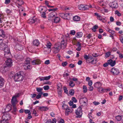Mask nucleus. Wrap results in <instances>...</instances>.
<instances>
[{
	"label": "nucleus",
	"instance_id": "nucleus-46",
	"mask_svg": "<svg viewBox=\"0 0 123 123\" xmlns=\"http://www.w3.org/2000/svg\"><path fill=\"white\" fill-rule=\"evenodd\" d=\"M37 91L38 92H40L43 90V89L40 87H37L36 88Z\"/></svg>",
	"mask_w": 123,
	"mask_h": 123
},
{
	"label": "nucleus",
	"instance_id": "nucleus-43",
	"mask_svg": "<svg viewBox=\"0 0 123 123\" xmlns=\"http://www.w3.org/2000/svg\"><path fill=\"white\" fill-rule=\"evenodd\" d=\"M41 16L43 18H46L45 12H43L41 14Z\"/></svg>",
	"mask_w": 123,
	"mask_h": 123
},
{
	"label": "nucleus",
	"instance_id": "nucleus-47",
	"mask_svg": "<svg viewBox=\"0 0 123 123\" xmlns=\"http://www.w3.org/2000/svg\"><path fill=\"white\" fill-rule=\"evenodd\" d=\"M24 111L26 114H28V115L31 114V112L29 110H25Z\"/></svg>",
	"mask_w": 123,
	"mask_h": 123
},
{
	"label": "nucleus",
	"instance_id": "nucleus-28",
	"mask_svg": "<svg viewBox=\"0 0 123 123\" xmlns=\"http://www.w3.org/2000/svg\"><path fill=\"white\" fill-rule=\"evenodd\" d=\"M53 20L55 23H57L60 21V18L59 17H55Z\"/></svg>",
	"mask_w": 123,
	"mask_h": 123
},
{
	"label": "nucleus",
	"instance_id": "nucleus-54",
	"mask_svg": "<svg viewBox=\"0 0 123 123\" xmlns=\"http://www.w3.org/2000/svg\"><path fill=\"white\" fill-rule=\"evenodd\" d=\"M111 52H108L105 53V56L106 57H108L110 55Z\"/></svg>",
	"mask_w": 123,
	"mask_h": 123
},
{
	"label": "nucleus",
	"instance_id": "nucleus-37",
	"mask_svg": "<svg viewBox=\"0 0 123 123\" xmlns=\"http://www.w3.org/2000/svg\"><path fill=\"white\" fill-rule=\"evenodd\" d=\"M68 108V105L66 104H63L62 106V108L64 110H66Z\"/></svg>",
	"mask_w": 123,
	"mask_h": 123
},
{
	"label": "nucleus",
	"instance_id": "nucleus-26",
	"mask_svg": "<svg viewBox=\"0 0 123 123\" xmlns=\"http://www.w3.org/2000/svg\"><path fill=\"white\" fill-rule=\"evenodd\" d=\"M83 35V33L81 32H78L76 35V37L78 38L81 37Z\"/></svg>",
	"mask_w": 123,
	"mask_h": 123
},
{
	"label": "nucleus",
	"instance_id": "nucleus-23",
	"mask_svg": "<svg viewBox=\"0 0 123 123\" xmlns=\"http://www.w3.org/2000/svg\"><path fill=\"white\" fill-rule=\"evenodd\" d=\"M4 82V79L2 77L0 76V87L3 86Z\"/></svg>",
	"mask_w": 123,
	"mask_h": 123
},
{
	"label": "nucleus",
	"instance_id": "nucleus-15",
	"mask_svg": "<svg viewBox=\"0 0 123 123\" xmlns=\"http://www.w3.org/2000/svg\"><path fill=\"white\" fill-rule=\"evenodd\" d=\"M67 41L66 40H63L61 42V48L63 49L66 48L67 45Z\"/></svg>",
	"mask_w": 123,
	"mask_h": 123
},
{
	"label": "nucleus",
	"instance_id": "nucleus-53",
	"mask_svg": "<svg viewBox=\"0 0 123 123\" xmlns=\"http://www.w3.org/2000/svg\"><path fill=\"white\" fill-rule=\"evenodd\" d=\"M63 89L65 93L67 94L68 93V90L67 88L66 87H63Z\"/></svg>",
	"mask_w": 123,
	"mask_h": 123
},
{
	"label": "nucleus",
	"instance_id": "nucleus-6",
	"mask_svg": "<svg viewBox=\"0 0 123 123\" xmlns=\"http://www.w3.org/2000/svg\"><path fill=\"white\" fill-rule=\"evenodd\" d=\"M87 63H91L92 64H95L97 62V60H94L92 56H90L88 60L87 61Z\"/></svg>",
	"mask_w": 123,
	"mask_h": 123
},
{
	"label": "nucleus",
	"instance_id": "nucleus-64",
	"mask_svg": "<svg viewBox=\"0 0 123 123\" xmlns=\"http://www.w3.org/2000/svg\"><path fill=\"white\" fill-rule=\"evenodd\" d=\"M117 84L118 85V86L119 87L121 88H123V85H122V84Z\"/></svg>",
	"mask_w": 123,
	"mask_h": 123
},
{
	"label": "nucleus",
	"instance_id": "nucleus-44",
	"mask_svg": "<svg viewBox=\"0 0 123 123\" xmlns=\"http://www.w3.org/2000/svg\"><path fill=\"white\" fill-rule=\"evenodd\" d=\"M115 14H117V15L119 16H120L121 15V13H120L117 10L115 11Z\"/></svg>",
	"mask_w": 123,
	"mask_h": 123
},
{
	"label": "nucleus",
	"instance_id": "nucleus-60",
	"mask_svg": "<svg viewBox=\"0 0 123 123\" xmlns=\"http://www.w3.org/2000/svg\"><path fill=\"white\" fill-rule=\"evenodd\" d=\"M51 78V76L49 75L48 76L45 77V80H48Z\"/></svg>",
	"mask_w": 123,
	"mask_h": 123
},
{
	"label": "nucleus",
	"instance_id": "nucleus-31",
	"mask_svg": "<svg viewBox=\"0 0 123 123\" xmlns=\"http://www.w3.org/2000/svg\"><path fill=\"white\" fill-rule=\"evenodd\" d=\"M11 105L10 104H8L6 106V109H7V111H9L11 109Z\"/></svg>",
	"mask_w": 123,
	"mask_h": 123
},
{
	"label": "nucleus",
	"instance_id": "nucleus-33",
	"mask_svg": "<svg viewBox=\"0 0 123 123\" xmlns=\"http://www.w3.org/2000/svg\"><path fill=\"white\" fill-rule=\"evenodd\" d=\"M115 118L118 121H120L122 119V116L120 115H118L116 116Z\"/></svg>",
	"mask_w": 123,
	"mask_h": 123
},
{
	"label": "nucleus",
	"instance_id": "nucleus-5",
	"mask_svg": "<svg viewBox=\"0 0 123 123\" xmlns=\"http://www.w3.org/2000/svg\"><path fill=\"white\" fill-rule=\"evenodd\" d=\"M57 15V14L55 12H51L48 15V19L52 21L53 20V18L55 17Z\"/></svg>",
	"mask_w": 123,
	"mask_h": 123
},
{
	"label": "nucleus",
	"instance_id": "nucleus-42",
	"mask_svg": "<svg viewBox=\"0 0 123 123\" xmlns=\"http://www.w3.org/2000/svg\"><path fill=\"white\" fill-rule=\"evenodd\" d=\"M8 120L2 119L0 121V123H9Z\"/></svg>",
	"mask_w": 123,
	"mask_h": 123
},
{
	"label": "nucleus",
	"instance_id": "nucleus-12",
	"mask_svg": "<svg viewBox=\"0 0 123 123\" xmlns=\"http://www.w3.org/2000/svg\"><path fill=\"white\" fill-rule=\"evenodd\" d=\"M11 103L13 106H16V104L18 102L17 99L15 97H12L11 101Z\"/></svg>",
	"mask_w": 123,
	"mask_h": 123
},
{
	"label": "nucleus",
	"instance_id": "nucleus-14",
	"mask_svg": "<svg viewBox=\"0 0 123 123\" xmlns=\"http://www.w3.org/2000/svg\"><path fill=\"white\" fill-rule=\"evenodd\" d=\"M72 108L71 107H68L66 110L65 114L66 116H68L69 114L72 112Z\"/></svg>",
	"mask_w": 123,
	"mask_h": 123
},
{
	"label": "nucleus",
	"instance_id": "nucleus-36",
	"mask_svg": "<svg viewBox=\"0 0 123 123\" xmlns=\"http://www.w3.org/2000/svg\"><path fill=\"white\" fill-rule=\"evenodd\" d=\"M47 47L48 49H50L51 46V44L50 42H48L47 43V44H46Z\"/></svg>",
	"mask_w": 123,
	"mask_h": 123
},
{
	"label": "nucleus",
	"instance_id": "nucleus-7",
	"mask_svg": "<svg viewBox=\"0 0 123 123\" xmlns=\"http://www.w3.org/2000/svg\"><path fill=\"white\" fill-rule=\"evenodd\" d=\"M10 56L7 58L5 57L7 59V61H6V65L8 67H11L12 64V60L10 58Z\"/></svg>",
	"mask_w": 123,
	"mask_h": 123
},
{
	"label": "nucleus",
	"instance_id": "nucleus-41",
	"mask_svg": "<svg viewBox=\"0 0 123 123\" xmlns=\"http://www.w3.org/2000/svg\"><path fill=\"white\" fill-rule=\"evenodd\" d=\"M109 32L112 35L114 36H115L116 34H115V31L111 29L109 31Z\"/></svg>",
	"mask_w": 123,
	"mask_h": 123
},
{
	"label": "nucleus",
	"instance_id": "nucleus-9",
	"mask_svg": "<svg viewBox=\"0 0 123 123\" xmlns=\"http://www.w3.org/2000/svg\"><path fill=\"white\" fill-rule=\"evenodd\" d=\"M88 6L87 5L85 6L82 5H81L78 6V8L79 9L82 10H85L88 9Z\"/></svg>",
	"mask_w": 123,
	"mask_h": 123
},
{
	"label": "nucleus",
	"instance_id": "nucleus-4",
	"mask_svg": "<svg viewBox=\"0 0 123 123\" xmlns=\"http://www.w3.org/2000/svg\"><path fill=\"white\" fill-rule=\"evenodd\" d=\"M57 92L59 96L60 97L62 96V88L61 85H57Z\"/></svg>",
	"mask_w": 123,
	"mask_h": 123
},
{
	"label": "nucleus",
	"instance_id": "nucleus-11",
	"mask_svg": "<svg viewBox=\"0 0 123 123\" xmlns=\"http://www.w3.org/2000/svg\"><path fill=\"white\" fill-rule=\"evenodd\" d=\"M110 5L111 6V7L113 8H117L118 7V4L116 1L110 3Z\"/></svg>",
	"mask_w": 123,
	"mask_h": 123
},
{
	"label": "nucleus",
	"instance_id": "nucleus-48",
	"mask_svg": "<svg viewBox=\"0 0 123 123\" xmlns=\"http://www.w3.org/2000/svg\"><path fill=\"white\" fill-rule=\"evenodd\" d=\"M120 40L121 42L123 43V35H121L120 36Z\"/></svg>",
	"mask_w": 123,
	"mask_h": 123
},
{
	"label": "nucleus",
	"instance_id": "nucleus-13",
	"mask_svg": "<svg viewBox=\"0 0 123 123\" xmlns=\"http://www.w3.org/2000/svg\"><path fill=\"white\" fill-rule=\"evenodd\" d=\"M107 62L109 65H110L111 67H113L115 66L116 63L115 60L113 61L111 59H110L108 60Z\"/></svg>",
	"mask_w": 123,
	"mask_h": 123
},
{
	"label": "nucleus",
	"instance_id": "nucleus-38",
	"mask_svg": "<svg viewBox=\"0 0 123 123\" xmlns=\"http://www.w3.org/2000/svg\"><path fill=\"white\" fill-rule=\"evenodd\" d=\"M25 65L24 66V68L25 69H30L31 68V67L30 65Z\"/></svg>",
	"mask_w": 123,
	"mask_h": 123
},
{
	"label": "nucleus",
	"instance_id": "nucleus-55",
	"mask_svg": "<svg viewBox=\"0 0 123 123\" xmlns=\"http://www.w3.org/2000/svg\"><path fill=\"white\" fill-rule=\"evenodd\" d=\"M68 63L67 62H63L62 64V66L63 67H65L67 64Z\"/></svg>",
	"mask_w": 123,
	"mask_h": 123
},
{
	"label": "nucleus",
	"instance_id": "nucleus-24",
	"mask_svg": "<svg viewBox=\"0 0 123 123\" xmlns=\"http://www.w3.org/2000/svg\"><path fill=\"white\" fill-rule=\"evenodd\" d=\"M16 47L18 50H21L23 49L24 46L22 45L18 44L16 45Z\"/></svg>",
	"mask_w": 123,
	"mask_h": 123
},
{
	"label": "nucleus",
	"instance_id": "nucleus-8",
	"mask_svg": "<svg viewBox=\"0 0 123 123\" xmlns=\"http://www.w3.org/2000/svg\"><path fill=\"white\" fill-rule=\"evenodd\" d=\"M111 72L113 74L115 75H118L120 73L119 70L115 68H113L112 69Z\"/></svg>",
	"mask_w": 123,
	"mask_h": 123
},
{
	"label": "nucleus",
	"instance_id": "nucleus-63",
	"mask_svg": "<svg viewBox=\"0 0 123 123\" xmlns=\"http://www.w3.org/2000/svg\"><path fill=\"white\" fill-rule=\"evenodd\" d=\"M88 82V85L89 86H92V80H90Z\"/></svg>",
	"mask_w": 123,
	"mask_h": 123
},
{
	"label": "nucleus",
	"instance_id": "nucleus-19",
	"mask_svg": "<svg viewBox=\"0 0 123 123\" xmlns=\"http://www.w3.org/2000/svg\"><path fill=\"white\" fill-rule=\"evenodd\" d=\"M38 21V19H34L33 18L29 19L28 21V22L30 24H31L35 23L36 21Z\"/></svg>",
	"mask_w": 123,
	"mask_h": 123
},
{
	"label": "nucleus",
	"instance_id": "nucleus-58",
	"mask_svg": "<svg viewBox=\"0 0 123 123\" xmlns=\"http://www.w3.org/2000/svg\"><path fill=\"white\" fill-rule=\"evenodd\" d=\"M72 100L74 103H76L77 102V100L74 97H73L72 98Z\"/></svg>",
	"mask_w": 123,
	"mask_h": 123
},
{
	"label": "nucleus",
	"instance_id": "nucleus-3",
	"mask_svg": "<svg viewBox=\"0 0 123 123\" xmlns=\"http://www.w3.org/2000/svg\"><path fill=\"white\" fill-rule=\"evenodd\" d=\"M82 106H80L77 109L75 110V113L77 117L80 118L82 116Z\"/></svg>",
	"mask_w": 123,
	"mask_h": 123
},
{
	"label": "nucleus",
	"instance_id": "nucleus-18",
	"mask_svg": "<svg viewBox=\"0 0 123 123\" xmlns=\"http://www.w3.org/2000/svg\"><path fill=\"white\" fill-rule=\"evenodd\" d=\"M32 63L33 65H38L40 64V60L38 59L33 60L32 61Z\"/></svg>",
	"mask_w": 123,
	"mask_h": 123
},
{
	"label": "nucleus",
	"instance_id": "nucleus-59",
	"mask_svg": "<svg viewBox=\"0 0 123 123\" xmlns=\"http://www.w3.org/2000/svg\"><path fill=\"white\" fill-rule=\"evenodd\" d=\"M93 104H94V105H98L100 104L99 102H96L95 101H94L93 102Z\"/></svg>",
	"mask_w": 123,
	"mask_h": 123
},
{
	"label": "nucleus",
	"instance_id": "nucleus-21",
	"mask_svg": "<svg viewBox=\"0 0 123 123\" xmlns=\"http://www.w3.org/2000/svg\"><path fill=\"white\" fill-rule=\"evenodd\" d=\"M102 84L99 82H98L95 83L94 84V86L95 87L97 88H99L101 87Z\"/></svg>",
	"mask_w": 123,
	"mask_h": 123
},
{
	"label": "nucleus",
	"instance_id": "nucleus-62",
	"mask_svg": "<svg viewBox=\"0 0 123 123\" xmlns=\"http://www.w3.org/2000/svg\"><path fill=\"white\" fill-rule=\"evenodd\" d=\"M92 37V34H88L87 36H86V37H87L88 39H90Z\"/></svg>",
	"mask_w": 123,
	"mask_h": 123
},
{
	"label": "nucleus",
	"instance_id": "nucleus-27",
	"mask_svg": "<svg viewBox=\"0 0 123 123\" xmlns=\"http://www.w3.org/2000/svg\"><path fill=\"white\" fill-rule=\"evenodd\" d=\"M0 36L3 37H5V36L4 31L2 29L0 30Z\"/></svg>",
	"mask_w": 123,
	"mask_h": 123
},
{
	"label": "nucleus",
	"instance_id": "nucleus-57",
	"mask_svg": "<svg viewBox=\"0 0 123 123\" xmlns=\"http://www.w3.org/2000/svg\"><path fill=\"white\" fill-rule=\"evenodd\" d=\"M75 31L74 30H72L70 31V34H71L74 35H75Z\"/></svg>",
	"mask_w": 123,
	"mask_h": 123
},
{
	"label": "nucleus",
	"instance_id": "nucleus-35",
	"mask_svg": "<svg viewBox=\"0 0 123 123\" xmlns=\"http://www.w3.org/2000/svg\"><path fill=\"white\" fill-rule=\"evenodd\" d=\"M69 85L71 87H74L75 86V84L72 81H70L69 83Z\"/></svg>",
	"mask_w": 123,
	"mask_h": 123
},
{
	"label": "nucleus",
	"instance_id": "nucleus-2",
	"mask_svg": "<svg viewBox=\"0 0 123 123\" xmlns=\"http://www.w3.org/2000/svg\"><path fill=\"white\" fill-rule=\"evenodd\" d=\"M24 74L22 71H20L16 73L14 76V79L15 81L21 82L24 79Z\"/></svg>",
	"mask_w": 123,
	"mask_h": 123
},
{
	"label": "nucleus",
	"instance_id": "nucleus-45",
	"mask_svg": "<svg viewBox=\"0 0 123 123\" xmlns=\"http://www.w3.org/2000/svg\"><path fill=\"white\" fill-rule=\"evenodd\" d=\"M18 4L19 6H21L24 3V2L22 1H20L19 0H18Z\"/></svg>",
	"mask_w": 123,
	"mask_h": 123
},
{
	"label": "nucleus",
	"instance_id": "nucleus-32",
	"mask_svg": "<svg viewBox=\"0 0 123 123\" xmlns=\"http://www.w3.org/2000/svg\"><path fill=\"white\" fill-rule=\"evenodd\" d=\"M30 58H27L25 62V64L27 65L29 64L30 63Z\"/></svg>",
	"mask_w": 123,
	"mask_h": 123
},
{
	"label": "nucleus",
	"instance_id": "nucleus-17",
	"mask_svg": "<svg viewBox=\"0 0 123 123\" xmlns=\"http://www.w3.org/2000/svg\"><path fill=\"white\" fill-rule=\"evenodd\" d=\"M70 13H60L59 14L60 16L62 18L64 19H67V17L69 16Z\"/></svg>",
	"mask_w": 123,
	"mask_h": 123
},
{
	"label": "nucleus",
	"instance_id": "nucleus-52",
	"mask_svg": "<svg viewBox=\"0 0 123 123\" xmlns=\"http://www.w3.org/2000/svg\"><path fill=\"white\" fill-rule=\"evenodd\" d=\"M90 57V56H88L86 55H84V59L86 60V62L88 60Z\"/></svg>",
	"mask_w": 123,
	"mask_h": 123
},
{
	"label": "nucleus",
	"instance_id": "nucleus-22",
	"mask_svg": "<svg viewBox=\"0 0 123 123\" xmlns=\"http://www.w3.org/2000/svg\"><path fill=\"white\" fill-rule=\"evenodd\" d=\"M49 108L47 107H40L38 108V110L41 111H45L48 110Z\"/></svg>",
	"mask_w": 123,
	"mask_h": 123
},
{
	"label": "nucleus",
	"instance_id": "nucleus-25",
	"mask_svg": "<svg viewBox=\"0 0 123 123\" xmlns=\"http://www.w3.org/2000/svg\"><path fill=\"white\" fill-rule=\"evenodd\" d=\"M39 44V42L37 40H34L33 42V44L34 46H38Z\"/></svg>",
	"mask_w": 123,
	"mask_h": 123
},
{
	"label": "nucleus",
	"instance_id": "nucleus-50",
	"mask_svg": "<svg viewBox=\"0 0 123 123\" xmlns=\"http://www.w3.org/2000/svg\"><path fill=\"white\" fill-rule=\"evenodd\" d=\"M58 9L57 8H56L53 9H48V11L49 12L51 11H56Z\"/></svg>",
	"mask_w": 123,
	"mask_h": 123
},
{
	"label": "nucleus",
	"instance_id": "nucleus-29",
	"mask_svg": "<svg viewBox=\"0 0 123 123\" xmlns=\"http://www.w3.org/2000/svg\"><path fill=\"white\" fill-rule=\"evenodd\" d=\"M73 19L75 21H78L80 20V18L78 16H75L74 17Z\"/></svg>",
	"mask_w": 123,
	"mask_h": 123
},
{
	"label": "nucleus",
	"instance_id": "nucleus-49",
	"mask_svg": "<svg viewBox=\"0 0 123 123\" xmlns=\"http://www.w3.org/2000/svg\"><path fill=\"white\" fill-rule=\"evenodd\" d=\"M43 88L44 90H48L49 88V86L46 85L44 86Z\"/></svg>",
	"mask_w": 123,
	"mask_h": 123
},
{
	"label": "nucleus",
	"instance_id": "nucleus-39",
	"mask_svg": "<svg viewBox=\"0 0 123 123\" xmlns=\"http://www.w3.org/2000/svg\"><path fill=\"white\" fill-rule=\"evenodd\" d=\"M83 92L84 93H86L87 92V90L86 87L85 86H83Z\"/></svg>",
	"mask_w": 123,
	"mask_h": 123
},
{
	"label": "nucleus",
	"instance_id": "nucleus-20",
	"mask_svg": "<svg viewBox=\"0 0 123 123\" xmlns=\"http://www.w3.org/2000/svg\"><path fill=\"white\" fill-rule=\"evenodd\" d=\"M97 18L100 21L103 22L105 23L106 21V20L105 18H103L101 16L99 15L98 16H97Z\"/></svg>",
	"mask_w": 123,
	"mask_h": 123
},
{
	"label": "nucleus",
	"instance_id": "nucleus-51",
	"mask_svg": "<svg viewBox=\"0 0 123 123\" xmlns=\"http://www.w3.org/2000/svg\"><path fill=\"white\" fill-rule=\"evenodd\" d=\"M74 91L73 90H71L69 91V93L71 95H73L74 94Z\"/></svg>",
	"mask_w": 123,
	"mask_h": 123
},
{
	"label": "nucleus",
	"instance_id": "nucleus-1",
	"mask_svg": "<svg viewBox=\"0 0 123 123\" xmlns=\"http://www.w3.org/2000/svg\"><path fill=\"white\" fill-rule=\"evenodd\" d=\"M7 43L2 42L0 43V49L4 51V56L7 58L11 56V53L9 48L7 45Z\"/></svg>",
	"mask_w": 123,
	"mask_h": 123
},
{
	"label": "nucleus",
	"instance_id": "nucleus-10",
	"mask_svg": "<svg viewBox=\"0 0 123 123\" xmlns=\"http://www.w3.org/2000/svg\"><path fill=\"white\" fill-rule=\"evenodd\" d=\"M2 119L8 120L11 119L10 116L8 113H5L2 116Z\"/></svg>",
	"mask_w": 123,
	"mask_h": 123
},
{
	"label": "nucleus",
	"instance_id": "nucleus-16",
	"mask_svg": "<svg viewBox=\"0 0 123 123\" xmlns=\"http://www.w3.org/2000/svg\"><path fill=\"white\" fill-rule=\"evenodd\" d=\"M57 44H56L57 46L53 48V52L55 54L58 53L59 50V47L60 46L59 45H57Z\"/></svg>",
	"mask_w": 123,
	"mask_h": 123
},
{
	"label": "nucleus",
	"instance_id": "nucleus-40",
	"mask_svg": "<svg viewBox=\"0 0 123 123\" xmlns=\"http://www.w3.org/2000/svg\"><path fill=\"white\" fill-rule=\"evenodd\" d=\"M13 111H12V113L14 114H15V112L17 111V108L16 107V106H13Z\"/></svg>",
	"mask_w": 123,
	"mask_h": 123
},
{
	"label": "nucleus",
	"instance_id": "nucleus-30",
	"mask_svg": "<svg viewBox=\"0 0 123 123\" xmlns=\"http://www.w3.org/2000/svg\"><path fill=\"white\" fill-rule=\"evenodd\" d=\"M4 17L2 15L0 14V23L3 22L4 20Z\"/></svg>",
	"mask_w": 123,
	"mask_h": 123
},
{
	"label": "nucleus",
	"instance_id": "nucleus-61",
	"mask_svg": "<svg viewBox=\"0 0 123 123\" xmlns=\"http://www.w3.org/2000/svg\"><path fill=\"white\" fill-rule=\"evenodd\" d=\"M89 90L90 91H92L93 89V87L91 86H89Z\"/></svg>",
	"mask_w": 123,
	"mask_h": 123
},
{
	"label": "nucleus",
	"instance_id": "nucleus-34",
	"mask_svg": "<svg viewBox=\"0 0 123 123\" xmlns=\"http://www.w3.org/2000/svg\"><path fill=\"white\" fill-rule=\"evenodd\" d=\"M98 26L96 25H94L92 28V30L94 32H95L96 31V30L98 28Z\"/></svg>",
	"mask_w": 123,
	"mask_h": 123
},
{
	"label": "nucleus",
	"instance_id": "nucleus-56",
	"mask_svg": "<svg viewBox=\"0 0 123 123\" xmlns=\"http://www.w3.org/2000/svg\"><path fill=\"white\" fill-rule=\"evenodd\" d=\"M98 88L99 89L98 91L99 92H103L104 89L103 88L100 87Z\"/></svg>",
	"mask_w": 123,
	"mask_h": 123
}]
</instances>
